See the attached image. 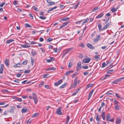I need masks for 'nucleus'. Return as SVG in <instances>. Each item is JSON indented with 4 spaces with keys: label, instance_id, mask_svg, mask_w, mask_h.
Segmentation results:
<instances>
[{
    "label": "nucleus",
    "instance_id": "obj_1",
    "mask_svg": "<svg viewBox=\"0 0 124 124\" xmlns=\"http://www.w3.org/2000/svg\"><path fill=\"white\" fill-rule=\"evenodd\" d=\"M107 120L108 121H111L113 122L114 121V118H113L110 119V115L109 114H107L106 117Z\"/></svg>",
    "mask_w": 124,
    "mask_h": 124
},
{
    "label": "nucleus",
    "instance_id": "obj_2",
    "mask_svg": "<svg viewBox=\"0 0 124 124\" xmlns=\"http://www.w3.org/2000/svg\"><path fill=\"white\" fill-rule=\"evenodd\" d=\"M46 1L47 3H48L47 5V6H48L54 5L55 3L54 2L52 1L51 0H47Z\"/></svg>",
    "mask_w": 124,
    "mask_h": 124
},
{
    "label": "nucleus",
    "instance_id": "obj_3",
    "mask_svg": "<svg viewBox=\"0 0 124 124\" xmlns=\"http://www.w3.org/2000/svg\"><path fill=\"white\" fill-rule=\"evenodd\" d=\"M91 60L90 58H85L82 60V62L85 63H87L89 62Z\"/></svg>",
    "mask_w": 124,
    "mask_h": 124
},
{
    "label": "nucleus",
    "instance_id": "obj_4",
    "mask_svg": "<svg viewBox=\"0 0 124 124\" xmlns=\"http://www.w3.org/2000/svg\"><path fill=\"white\" fill-rule=\"evenodd\" d=\"M20 45L21 47L23 48H28L30 47L29 43H25L24 45L20 44Z\"/></svg>",
    "mask_w": 124,
    "mask_h": 124
},
{
    "label": "nucleus",
    "instance_id": "obj_5",
    "mask_svg": "<svg viewBox=\"0 0 124 124\" xmlns=\"http://www.w3.org/2000/svg\"><path fill=\"white\" fill-rule=\"evenodd\" d=\"M100 38V35H97L96 38H94L93 39V42H94L98 41Z\"/></svg>",
    "mask_w": 124,
    "mask_h": 124
},
{
    "label": "nucleus",
    "instance_id": "obj_6",
    "mask_svg": "<svg viewBox=\"0 0 124 124\" xmlns=\"http://www.w3.org/2000/svg\"><path fill=\"white\" fill-rule=\"evenodd\" d=\"M61 107H60L56 110V113L58 115H61L62 114L61 111Z\"/></svg>",
    "mask_w": 124,
    "mask_h": 124
},
{
    "label": "nucleus",
    "instance_id": "obj_7",
    "mask_svg": "<svg viewBox=\"0 0 124 124\" xmlns=\"http://www.w3.org/2000/svg\"><path fill=\"white\" fill-rule=\"evenodd\" d=\"M62 79L58 81L55 82L54 83V85L56 86H57L62 82Z\"/></svg>",
    "mask_w": 124,
    "mask_h": 124
},
{
    "label": "nucleus",
    "instance_id": "obj_8",
    "mask_svg": "<svg viewBox=\"0 0 124 124\" xmlns=\"http://www.w3.org/2000/svg\"><path fill=\"white\" fill-rule=\"evenodd\" d=\"M87 47L91 49H95L94 47L90 44H87Z\"/></svg>",
    "mask_w": 124,
    "mask_h": 124
},
{
    "label": "nucleus",
    "instance_id": "obj_9",
    "mask_svg": "<svg viewBox=\"0 0 124 124\" xmlns=\"http://www.w3.org/2000/svg\"><path fill=\"white\" fill-rule=\"evenodd\" d=\"M4 65L3 64H1L0 69V73L2 74L3 73V71Z\"/></svg>",
    "mask_w": 124,
    "mask_h": 124
},
{
    "label": "nucleus",
    "instance_id": "obj_10",
    "mask_svg": "<svg viewBox=\"0 0 124 124\" xmlns=\"http://www.w3.org/2000/svg\"><path fill=\"white\" fill-rule=\"evenodd\" d=\"M22 65V63L21 62H19L14 65V68L17 67H21Z\"/></svg>",
    "mask_w": 124,
    "mask_h": 124
},
{
    "label": "nucleus",
    "instance_id": "obj_11",
    "mask_svg": "<svg viewBox=\"0 0 124 124\" xmlns=\"http://www.w3.org/2000/svg\"><path fill=\"white\" fill-rule=\"evenodd\" d=\"M121 122V119L120 118H118L116 119V124H120Z\"/></svg>",
    "mask_w": 124,
    "mask_h": 124
},
{
    "label": "nucleus",
    "instance_id": "obj_12",
    "mask_svg": "<svg viewBox=\"0 0 124 124\" xmlns=\"http://www.w3.org/2000/svg\"><path fill=\"white\" fill-rule=\"evenodd\" d=\"M26 107L23 108L22 110V113H24L27 112L28 110L27 109L25 108Z\"/></svg>",
    "mask_w": 124,
    "mask_h": 124
},
{
    "label": "nucleus",
    "instance_id": "obj_13",
    "mask_svg": "<svg viewBox=\"0 0 124 124\" xmlns=\"http://www.w3.org/2000/svg\"><path fill=\"white\" fill-rule=\"evenodd\" d=\"M101 115V116L102 117V119L104 120H105V117H106V116L105 115V112H103V111H102Z\"/></svg>",
    "mask_w": 124,
    "mask_h": 124
},
{
    "label": "nucleus",
    "instance_id": "obj_14",
    "mask_svg": "<svg viewBox=\"0 0 124 124\" xmlns=\"http://www.w3.org/2000/svg\"><path fill=\"white\" fill-rule=\"evenodd\" d=\"M104 15L103 13H102L100 14H99L96 17V18H101Z\"/></svg>",
    "mask_w": 124,
    "mask_h": 124
},
{
    "label": "nucleus",
    "instance_id": "obj_15",
    "mask_svg": "<svg viewBox=\"0 0 124 124\" xmlns=\"http://www.w3.org/2000/svg\"><path fill=\"white\" fill-rule=\"evenodd\" d=\"M9 60L8 59H6L5 61V64L7 66H8L9 65Z\"/></svg>",
    "mask_w": 124,
    "mask_h": 124
},
{
    "label": "nucleus",
    "instance_id": "obj_16",
    "mask_svg": "<svg viewBox=\"0 0 124 124\" xmlns=\"http://www.w3.org/2000/svg\"><path fill=\"white\" fill-rule=\"evenodd\" d=\"M68 24V23L67 22L64 23L63 24L60 26V29H62L63 27L66 25Z\"/></svg>",
    "mask_w": 124,
    "mask_h": 124
},
{
    "label": "nucleus",
    "instance_id": "obj_17",
    "mask_svg": "<svg viewBox=\"0 0 124 124\" xmlns=\"http://www.w3.org/2000/svg\"><path fill=\"white\" fill-rule=\"evenodd\" d=\"M73 72V71L70 70L66 72L65 73V75L67 76L70 74L72 73Z\"/></svg>",
    "mask_w": 124,
    "mask_h": 124
},
{
    "label": "nucleus",
    "instance_id": "obj_18",
    "mask_svg": "<svg viewBox=\"0 0 124 124\" xmlns=\"http://www.w3.org/2000/svg\"><path fill=\"white\" fill-rule=\"evenodd\" d=\"M93 85V84H88L86 85V89H87L90 87H92Z\"/></svg>",
    "mask_w": 124,
    "mask_h": 124
},
{
    "label": "nucleus",
    "instance_id": "obj_19",
    "mask_svg": "<svg viewBox=\"0 0 124 124\" xmlns=\"http://www.w3.org/2000/svg\"><path fill=\"white\" fill-rule=\"evenodd\" d=\"M57 8V6H55L54 7H53V8H50V9H49V10L48 11V13H50V11H53V10L54 9L56 8Z\"/></svg>",
    "mask_w": 124,
    "mask_h": 124
},
{
    "label": "nucleus",
    "instance_id": "obj_20",
    "mask_svg": "<svg viewBox=\"0 0 124 124\" xmlns=\"http://www.w3.org/2000/svg\"><path fill=\"white\" fill-rule=\"evenodd\" d=\"M14 40L13 39H10L7 40L6 41V42L7 44H9L12 42L14 41Z\"/></svg>",
    "mask_w": 124,
    "mask_h": 124
},
{
    "label": "nucleus",
    "instance_id": "obj_21",
    "mask_svg": "<svg viewBox=\"0 0 124 124\" xmlns=\"http://www.w3.org/2000/svg\"><path fill=\"white\" fill-rule=\"evenodd\" d=\"M68 51L67 50V49L66 50L65 52H64V53H63V54L62 58H63L65 56V55L68 53Z\"/></svg>",
    "mask_w": 124,
    "mask_h": 124
},
{
    "label": "nucleus",
    "instance_id": "obj_22",
    "mask_svg": "<svg viewBox=\"0 0 124 124\" xmlns=\"http://www.w3.org/2000/svg\"><path fill=\"white\" fill-rule=\"evenodd\" d=\"M98 27L99 28V30L100 31H102V29H101V24H99L98 25Z\"/></svg>",
    "mask_w": 124,
    "mask_h": 124
},
{
    "label": "nucleus",
    "instance_id": "obj_23",
    "mask_svg": "<svg viewBox=\"0 0 124 124\" xmlns=\"http://www.w3.org/2000/svg\"><path fill=\"white\" fill-rule=\"evenodd\" d=\"M67 84L66 83H65L64 84L62 85L60 87V88H63L64 87H65L67 85Z\"/></svg>",
    "mask_w": 124,
    "mask_h": 124
},
{
    "label": "nucleus",
    "instance_id": "obj_24",
    "mask_svg": "<svg viewBox=\"0 0 124 124\" xmlns=\"http://www.w3.org/2000/svg\"><path fill=\"white\" fill-rule=\"evenodd\" d=\"M117 8H113L111 9V11L113 13L116 11L117 10Z\"/></svg>",
    "mask_w": 124,
    "mask_h": 124
},
{
    "label": "nucleus",
    "instance_id": "obj_25",
    "mask_svg": "<svg viewBox=\"0 0 124 124\" xmlns=\"http://www.w3.org/2000/svg\"><path fill=\"white\" fill-rule=\"evenodd\" d=\"M33 100L35 104H37L38 102V98L37 97L33 98Z\"/></svg>",
    "mask_w": 124,
    "mask_h": 124
},
{
    "label": "nucleus",
    "instance_id": "obj_26",
    "mask_svg": "<svg viewBox=\"0 0 124 124\" xmlns=\"http://www.w3.org/2000/svg\"><path fill=\"white\" fill-rule=\"evenodd\" d=\"M79 90H76L74 93H72V96H74L75 95L78 93V91Z\"/></svg>",
    "mask_w": 124,
    "mask_h": 124
},
{
    "label": "nucleus",
    "instance_id": "obj_27",
    "mask_svg": "<svg viewBox=\"0 0 124 124\" xmlns=\"http://www.w3.org/2000/svg\"><path fill=\"white\" fill-rule=\"evenodd\" d=\"M89 21V19L88 18H87L83 22L82 25H83L84 23H86V22H88Z\"/></svg>",
    "mask_w": 124,
    "mask_h": 124
},
{
    "label": "nucleus",
    "instance_id": "obj_28",
    "mask_svg": "<svg viewBox=\"0 0 124 124\" xmlns=\"http://www.w3.org/2000/svg\"><path fill=\"white\" fill-rule=\"evenodd\" d=\"M124 79V77L118 78L116 80V81H117V82H119L121 81L122 80Z\"/></svg>",
    "mask_w": 124,
    "mask_h": 124
},
{
    "label": "nucleus",
    "instance_id": "obj_29",
    "mask_svg": "<svg viewBox=\"0 0 124 124\" xmlns=\"http://www.w3.org/2000/svg\"><path fill=\"white\" fill-rule=\"evenodd\" d=\"M69 19V18L68 17H66V18H63L62 19H61V20L64 21H66L68 20Z\"/></svg>",
    "mask_w": 124,
    "mask_h": 124
},
{
    "label": "nucleus",
    "instance_id": "obj_30",
    "mask_svg": "<svg viewBox=\"0 0 124 124\" xmlns=\"http://www.w3.org/2000/svg\"><path fill=\"white\" fill-rule=\"evenodd\" d=\"M96 120L98 121L99 122H100V120L99 119V115H97L96 117Z\"/></svg>",
    "mask_w": 124,
    "mask_h": 124
},
{
    "label": "nucleus",
    "instance_id": "obj_31",
    "mask_svg": "<svg viewBox=\"0 0 124 124\" xmlns=\"http://www.w3.org/2000/svg\"><path fill=\"white\" fill-rule=\"evenodd\" d=\"M31 53L32 55L33 56H34L37 54V52L34 51H32Z\"/></svg>",
    "mask_w": 124,
    "mask_h": 124
},
{
    "label": "nucleus",
    "instance_id": "obj_32",
    "mask_svg": "<svg viewBox=\"0 0 124 124\" xmlns=\"http://www.w3.org/2000/svg\"><path fill=\"white\" fill-rule=\"evenodd\" d=\"M39 17L40 19L42 20H44L46 18V17L45 16H40Z\"/></svg>",
    "mask_w": 124,
    "mask_h": 124
},
{
    "label": "nucleus",
    "instance_id": "obj_33",
    "mask_svg": "<svg viewBox=\"0 0 124 124\" xmlns=\"http://www.w3.org/2000/svg\"><path fill=\"white\" fill-rule=\"evenodd\" d=\"M49 75L48 74H44L43 75V78H47L49 77L48 76Z\"/></svg>",
    "mask_w": 124,
    "mask_h": 124
},
{
    "label": "nucleus",
    "instance_id": "obj_34",
    "mask_svg": "<svg viewBox=\"0 0 124 124\" xmlns=\"http://www.w3.org/2000/svg\"><path fill=\"white\" fill-rule=\"evenodd\" d=\"M115 108L117 110H119V107L118 105H116L115 106Z\"/></svg>",
    "mask_w": 124,
    "mask_h": 124
},
{
    "label": "nucleus",
    "instance_id": "obj_35",
    "mask_svg": "<svg viewBox=\"0 0 124 124\" xmlns=\"http://www.w3.org/2000/svg\"><path fill=\"white\" fill-rule=\"evenodd\" d=\"M99 8H98V7H96L94 8V9L91 12H95L96 10H97Z\"/></svg>",
    "mask_w": 124,
    "mask_h": 124
},
{
    "label": "nucleus",
    "instance_id": "obj_36",
    "mask_svg": "<svg viewBox=\"0 0 124 124\" xmlns=\"http://www.w3.org/2000/svg\"><path fill=\"white\" fill-rule=\"evenodd\" d=\"M28 61L27 60H26L23 61L22 63V64L23 65H26Z\"/></svg>",
    "mask_w": 124,
    "mask_h": 124
},
{
    "label": "nucleus",
    "instance_id": "obj_37",
    "mask_svg": "<svg viewBox=\"0 0 124 124\" xmlns=\"http://www.w3.org/2000/svg\"><path fill=\"white\" fill-rule=\"evenodd\" d=\"M25 26L26 27H28L29 28H31V26L29 24L27 23L25 24Z\"/></svg>",
    "mask_w": 124,
    "mask_h": 124
},
{
    "label": "nucleus",
    "instance_id": "obj_38",
    "mask_svg": "<svg viewBox=\"0 0 124 124\" xmlns=\"http://www.w3.org/2000/svg\"><path fill=\"white\" fill-rule=\"evenodd\" d=\"M114 104H116V105H118L119 103L115 99L114 100Z\"/></svg>",
    "mask_w": 124,
    "mask_h": 124
},
{
    "label": "nucleus",
    "instance_id": "obj_39",
    "mask_svg": "<svg viewBox=\"0 0 124 124\" xmlns=\"http://www.w3.org/2000/svg\"><path fill=\"white\" fill-rule=\"evenodd\" d=\"M44 81H42L40 83L39 85V86L40 87H41L43 86L44 84Z\"/></svg>",
    "mask_w": 124,
    "mask_h": 124
},
{
    "label": "nucleus",
    "instance_id": "obj_40",
    "mask_svg": "<svg viewBox=\"0 0 124 124\" xmlns=\"http://www.w3.org/2000/svg\"><path fill=\"white\" fill-rule=\"evenodd\" d=\"M69 119H70L69 116H67V120L66 121V122L65 123L66 124H67L68 123V122H69Z\"/></svg>",
    "mask_w": 124,
    "mask_h": 124
},
{
    "label": "nucleus",
    "instance_id": "obj_41",
    "mask_svg": "<svg viewBox=\"0 0 124 124\" xmlns=\"http://www.w3.org/2000/svg\"><path fill=\"white\" fill-rule=\"evenodd\" d=\"M20 80H19L18 79H16L15 80H14V81L18 83H20L19 81Z\"/></svg>",
    "mask_w": 124,
    "mask_h": 124
},
{
    "label": "nucleus",
    "instance_id": "obj_42",
    "mask_svg": "<svg viewBox=\"0 0 124 124\" xmlns=\"http://www.w3.org/2000/svg\"><path fill=\"white\" fill-rule=\"evenodd\" d=\"M52 40L53 39L52 38H50L47 39L46 41L47 42H49L52 41Z\"/></svg>",
    "mask_w": 124,
    "mask_h": 124
},
{
    "label": "nucleus",
    "instance_id": "obj_43",
    "mask_svg": "<svg viewBox=\"0 0 124 124\" xmlns=\"http://www.w3.org/2000/svg\"><path fill=\"white\" fill-rule=\"evenodd\" d=\"M38 114L37 113H35L32 116V117H35L37 116H38Z\"/></svg>",
    "mask_w": 124,
    "mask_h": 124
},
{
    "label": "nucleus",
    "instance_id": "obj_44",
    "mask_svg": "<svg viewBox=\"0 0 124 124\" xmlns=\"http://www.w3.org/2000/svg\"><path fill=\"white\" fill-rule=\"evenodd\" d=\"M113 70H108L107 72V73H111L113 71Z\"/></svg>",
    "mask_w": 124,
    "mask_h": 124
},
{
    "label": "nucleus",
    "instance_id": "obj_45",
    "mask_svg": "<svg viewBox=\"0 0 124 124\" xmlns=\"http://www.w3.org/2000/svg\"><path fill=\"white\" fill-rule=\"evenodd\" d=\"M78 84L77 81H74V82L73 85V86H74V87L75 86L77 85V84Z\"/></svg>",
    "mask_w": 124,
    "mask_h": 124
},
{
    "label": "nucleus",
    "instance_id": "obj_46",
    "mask_svg": "<svg viewBox=\"0 0 124 124\" xmlns=\"http://www.w3.org/2000/svg\"><path fill=\"white\" fill-rule=\"evenodd\" d=\"M80 3V2H77V4H76V5L75 6V9L77 7H78V6L79 4Z\"/></svg>",
    "mask_w": 124,
    "mask_h": 124
},
{
    "label": "nucleus",
    "instance_id": "obj_47",
    "mask_svg": "<svg viewBox=\"0 0 124 124\" xmlns=\"http://www.w3.org/2000/svg\"><path fill=\"white\" fill-rule=\"evenodd\" d=\"M30 70H25L24 71V73L25 74L29 73H30Z\"/></svg>",
    "mask_w": 124,
    "mask_h": 124
},
{
    "label": "nucleus",
    "instance_id": "obj_48",
    "mask_svg": "<svg viewBox=\"0 0 124 124\" xmlns=\"http://www.w3.org/2000/svg\"><path fill=\"white\" fill-rule=\"evenodd\" d=\"M73 63L72 62H70L69 64V67L70 68L73 66Z\"/></svg>",
    "mask_w": 124,
    "mask_h": 124
},
{
    "label": "nucleus",
    "instance_id": "obj_49",
    "mask_svg": "<svg viewBox=\"0 0 124 124\" xmlns=\"http://www.w3.org/2000/svg\"><path fill=\"white\" fill-rule=\"evenodd\" d=\"M82 67L85 69H87L88 68V67L87 66H82Z\"/></svg>",
    "mask_w": 124,
    "mask_h": 124
},
{
    "label": "nucleus",
    "instance_id": "obj_50",
    "mask_svg": "<svg viewBox=\"0 0 124 124\" xmlns=\"http://www.w3.org/2000/svg\"><path fill=\"white\" fill-rule=\"evenodd\" d=\"M16 100H17V101H19L20 102L22 101V99L21 98H19L17 97V98H16Z\"/></svg>",
    "mask_w": 124,
    "mask_h": 124
},
{
    "label": "nucleus",
    "instance_id": "obj_51",
    "mask_svg": "<svg viewBox=\"0 0 124 124\" xmlns=\"http://www.w3.org/2000/svg\"><path fill=\"white\" fill-rule=\"evenodd\" d=\"M81 62H79L77 63V66L81 67Z\"/></svg>",
    "mask_w": 124,
    "mask_h": 124
},
{
    "label": "nucleus",
    "instance_id": "obj_52",
    "mask_svg": "<svg viewBox=\"0 0 124 124\" xmlns=\"http://www.w3.org/2000/svg\"><path fill=\"white\" fill-rule=\"evenodd\" d=\"M31 121L32 120H31L30 119H29L27 121V124H30L31 122Z\"/></svg>",
    "mask_w": 124,
    "mask_h": 124
},
{
    "label": "nucleus",
    "instance_id": "obj_53",
    "mask_svg": "<svg viewBox=\"0 0 124 124\" xmlns=\"http://www.w3.org/2000/svg\"><path fill=\"white\" fill-rule=\"evenodd\" d=\"M81 69V67H79L77 66L76 68L77 70V71H79Z\"/></svg>",
    "mask_w": 124,
    "mask_h": 124
},
{
    "label": "nucleus",
    "instance_id": "obj_54",
    "mask_svg": "<svg viewBox=\"0 0 124 124\" xmlns=\"http://www.w3.org/2000/svg\"><path fill=\"white\" fill-rule=\"evenodd\" d=\"M79 46L82 47H85V46L83 42Z\"/></svg>",
    "mask_w": 124,
    "mask_h": 124
},
{
    "label": "nucleus",
    "instance_id": "obj_55",
    "mask_svg": "<svg viewBox=\"0 0 124 124\" xmlns=\"http://www.w3.org/2000/svg\"><path fill=\"white\" fill-rule=\"evenodd\" d=\"M73 49V47H72L70 48L67 49V50L69 52L72 49Z\"/></svg>",
    "mask_w": 124,
    "mask_h": 124
},
{
    "label": "nucleus",
    "instance_id": "obj_56",
    "mask_svg": "<svg viewBox=\"0 0 124 124\" xmlns=\"http://www.w3.org/2000/svg\"><path fill=\"white\" fill-rule=\"evenodd\" d=\"M93 91H94V90H93L92 91H91V92H90V93H89V95L91 96L93 92Z\"/></svg>",
    "mask_w": 124,
    "mask_h": 124
},
{
    "label": "nucleus",
    "instance_id": "obj_57",
    "mask_svg": "<svg viewBox=\"0 0 124 124\" xmlns=\"http://www.w3.org/2000/svg\"><path fill=\"white\" fill-rule=\"evenodd\" d=\"M117 82L116 81V79L112 82V84H117Z\"/></svg>",
    "mask_w": 124,
    "mask_h": 124
},
{
    "label": "nucleus",
    "instance_id": "obj_58",
    "mask_svg": "<svg viewBox=\"0 0 124 124\" xmlns=\"http://www.w3.org/2000/svg\"><path fill=\"white\" fill-rule=\"evenodd\" d=\"M31 62L32 64V65H33V63L35 62V60L33 59L32 57L31 58Z\"/></svg>",
    "mask_w": 124,
    "mask_h": 124
},
{
    "label": "nucleus",
    "instance_id": "obj_59",
    "mask_svg": "<svg viewBox=\"0 0 124 124\" xmlns=\"http://www.w3.org/2000/svg\"><path fill=\"white\" fill-rule=\"evenodd\" d=\"M17 2L18 1H17L15 0L13 2V4L15 5H17L18 4L17 3Z\"/></svg>",
    "mask_w": 124,
    "mask_h": 124
},
{
    "label": "nucleus",
    "instance_id": "obj_60",
    "mask_svg": "<svg viewBox=\"0 0 124 124\" xmlns=\"http://www.w3.org/2000/svg\"><path fill=\"white\" fill-rule=\"evenodd\" d=\"M14 109L12 108H11L10 109L9 111V112L11 113H12L14 112Z\"/></svg>",
    "mask_w": 124,
    "mask_h": 124
},
{
    "label": "nucleus",
    "instance_id": "obj_61",
    "mask_svg": "<svg viewBox=\"0 0 124 124\" xmlns=\"http://www.w3.org/2000/svg\"><path fill=\"white\" fill-rule=\"evenodd\" d=\"M102 67H104L106 66H107V65H106V64H105V62H104L103 63H102Z\"/></svg>",
    "mask_w": 124,
    "mask_h": 124
},
{
    "label": "nucleus",
    "instance_id": "obj_62",
    "mask_svg": "<svg viewBox=\"0 0 124 124\" xmlns=\"http://www.w3.org/2000/svg\"><path fill=\"white\" fill-rule=\"evenodd\" d=\"M99 57L96 55H95L94 56V58L97 60H98L99 58Z\"/></svg>",
    "mask_w": 124,
    "mask_h": 124
},
{
    "label": "nucleus",
    "instance_id": "obj_63",
    "mask_svg": "<svg viewBox=\"0 0 124 124\" xmlns=\"http://www.w3.org/2000/svg\"><path fill=\"white\" fill-rule=\"evenodd\" d=\"M29 16L31 18V19H33V16L31 14H29Z\"/></svg>",
    "mask_w": 124,
    "mask_h": 124
},
{
    "label": "nucleus",
    "instance_id": "obj_64",
    "mask_svg": "<svg viewBox=\"0 0 124 124\" xmlns=\"http://www.w3.org/2000/svg\"><path fill=\"white\" fill-rule=\"evenodd\" d=\"M65 7V6L64 5H62L60 6V8L61 9H63Z\"/></svg>",
    "mask_w": 124,
    "mask_h": 124
}]
</instances>
